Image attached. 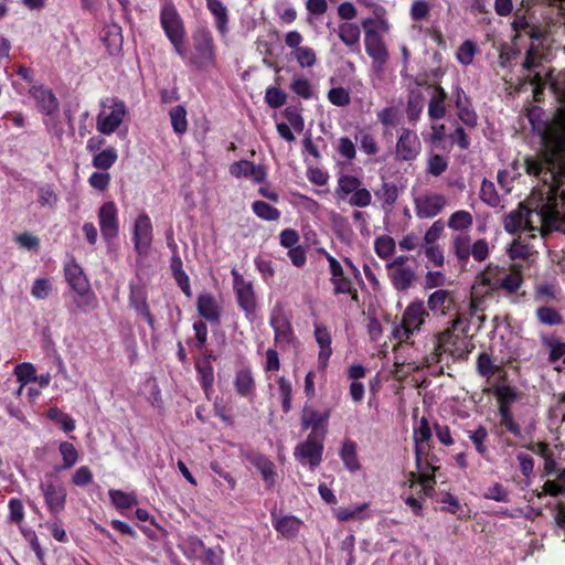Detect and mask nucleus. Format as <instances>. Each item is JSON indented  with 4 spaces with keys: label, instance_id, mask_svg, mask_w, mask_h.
Returning <instances> with one entry per match:
<instances>
[{
    "label": "nucleus",
    "instance_id": "48",
    "mask_svg": "<svg viewBox=\"0 0 565 565\" xmlns=\"http://www.w3.org/2000/svg\"><path fill=\"white\" fill-rule=\"evenodd\" d=\"M196 370L200 376L201 385L205 394L209 395L214 383L213 367L209 362H202L196 364Z\"/></svg>",
    "mask_w": 565,
    "mask_h": 565
},
{
    "label": "nucleus",
    "instance_id": "3",
    "mask_svg": "<svg viewBox=\"0 0 565 565\" xmlns=\"http://www.w3.org/2000/svg\"><path fill=\"white\" fill-rule=\"evenodd\" d=\"M468 331L469 322L458 315L451 321V326L439 333L436 350L439 354L448 352L452 356H462L468 350Z\"/></svg>",
    "mask_w": 565,
    "mask_h": 565
},
{
    "label": "nucleus",
    "instance_id": "33",
    "mask_svg": "<svg viewBox=\"0 0 565 565\" xmlns=\"http://www.w3.org/2000/svg\"><path fill=\"white\" fill-rule=\"evenodd\" d=\"M447 94L444 90L443 87L438 86L435 88L434 95L430 98L429 105H428V116L431 119H440L446 114V100Z\"/></svg>",
    "mask_w": 565,
    "mask_h": 565
},
{
    "label": "nucleus",
    "instance_id": "14",
    "mask_svg": "<svg viewBox=\"0 0 565 565\" xmlns=\"http://www.w3.org/2000/svg\"><path fill=\"white\" fill-rule=\"evenodd\" d=\"M231 274L238 306L246 316L253 315L257 307L253 282L246 280L235 268L232 269Z\"/></svg>",
    "mask_w": 565,
    "mask_h": 565
},
{
    "label": "nucleus",
    "instance_id": "49",
    "mask_svg": "<svg viewBox=\"0 0 565 565\" xmlns=\"http://www.w3.org/2000/svg\"><path fill=\"white\" fill-rule=\"evenodd\" d=\"M366 507V503L353 507H340L334 511V515L340 521L358 520L362 518V513Z\"/></svg>",
    "mask_w": 565,
    "mask_h": 565
},
{
    "label": "nucleus",
    "instance_id": "50",
    "mask_svg": "<svg viewBox=\"0 0 565 565\" xmlns=\"http://www.w3.org/2000/svg\"><path fill=\"white\" fill-rule=\"evenodd\" d=\"M290 88L296 95L305 99H309L313 95L311 83L300 75L294 76Z\"/></svg>",
    "mask_w": 565,
    "mask_h": 565
},
{
    "label": "nucleus",
    "instance_id": "39",
    "mask_svg": "<svg viewBox=\"0 0 565 565\" xmlns=\"http://www.w3.org/2000/svg\"><path fill=\"white\" fill-rule=\"evenodd\" d=\"M473 223L472 214L465 210L454 212L448 218V227L454 231H465Z\"/></svg>",
    "mask_w": 565,
    "mask_h": 565
},
{
    "label": "nucleus",
    "instance_id": "23",
    "mask_svg": "<svg viewBox=\"0 0 565 565\" xmlns=\"http://www.w3.org/2000/svg\"><path fill=\"white\" fill-rule=\"evenodd\" d=\"M30 94L35 99L41 113L52 116L57 110L58 102L52 90L43 86H33Z\"/></svg>",
    "mask_w": 565,
    "mask_h": 565
},
{
    "label": "nucleus",
    "instance_id": "22",
    "mask_svg": "<svg viewBox=\"0 0 565 565\" xmlns=\"http://www.w3.org/2000/svg\"><path fill=\"white\" fill-rule=\"evenodd\" d=\"M230 172L235 178H250L255 182L266 179V171L262 166H256L248 160H239L231 164Z\"/></svg>",
    "mask_w": 565,
    "mask_h": 565
},
{
    "label": "nucleus",
    "instance_id": "38",
    "mask_svg": "<svg viewBox=\"0 0 565 565\" xmlns=\"http://www.w3.org/2000/svg\"><path fill=\"white\" fill-rule=\"evenodd\" d=\"M512 259H529L534 254V247L526 242V237L519 236L509 248Z\"/></svg>",
    "mask_w": 565,
    "mask_h": 565
},
{
    "label": "nucleus",
    "instance_id": "19",
    "mask_svg": "<svg viewBox=\"0 0 565 565\" xmlns=\"http://www.w3.org/2000/svg\"><path fill=\"white\" fill-rule=\"evenodd\" d=\"M420 152V141L417 134L409 129H403L396 143V157L398 160H414Z\"/></svg>",
    "mask_w": 565,
    "mask_h": 565
},
{
    "label": "nucleus",
    "instance_id": "2",
    "mask_svg": "<svg viewBox=\"0 0 565 565\" xmlns=\"http://www.w3.org/2000/svg\"><path fill=\"white\" fill-rule=\"evenodd\" d=\"M64 274L68 286L75 294L74 302L76 307L82 311L95 309L97 298L82 267L72 260L65 265Z\"/></svg>",
    "mask_w": 565,
    "mask_h": 565
},
{
    "label": "nucleus",
    "instance_id": "11",
    "mask_svg": "<svg viewBox=\"0 0 565 565\" xmlns=\"http://www.w3.org/2000/svg\"><path fill=\"white\" fill-rule=\"evenodd\" d=\"M454 249L462 262H467L470 256L477 262H483L489 256L490 245L484 238L470 244V236L461 233L454 237Z\"/></svg>",
    "mask_w": 565,
    "mask_h": 565
},
{
    "label": "nucleus",
    "instance_id": "43",
    "mask_svg": "<svg viewBox=\"0 0 565 565\" xmlns=\"http://www.w3.org/2000/svg\"><path fill=\"white\" fill-rule=\"evenodd\" d=\"M252 210L259 218L265 221H277L280 217L279 210L264 201H255Z\"/></svg>",
    "mask_w": 565,
    "mask_h": 565
},
{
    "label": "nucleus",
    "instance_id": "27",
    "mask_svg": "<svg viewBox=\"0 0 565 565\" xmlns=\"http://www.w3.org/2000/svg\"><path fill=\"white\" fill-rule=\"evenodd\" d=\"M388 277L397 290H407L415 281V270L412 267L387 268Z\"/></svg>",
    "mask_w": 565,
    "mask_h": 565
},
{
    "label": "nucleus",
    "instance_id": "45",
    "mask_svg": "<svg viewBox=\"0 0 565 565\" xmlns=\"http://www.w3.org/2000/svg\"><path fill=\"white\" fill-rule=\"evenodd\" d=\"M291 55L297 61L298 65L302 68L312 67L317 63V55L315 50L306 45L295 52H291Z\"/></svg>",
    "mask_w": 565,
    "mask_h": 565
},
{
    "label": "nucleus",
    "instance_id": "62",
    "mask_svg": "<svg viewBox=\"0 0 565 565\" xmlns=\"http://www.w3.org/2000/svg\"><path fill=\"white\" fill-rule=\"evenodd\" d=\"M536 316L542 323L547 326H556L562 322V317L558 311L550 307L539 308Z\"/></svg>",
    "mask_w": 565,
    "mask_h": 565
},
{
    "label": "nucleus",
    "instance_id": "9",
    "mask_svg": "<svg viewBox=\"0 0 565 565\" xmlns=\"http://www.w3.org/2000/svg\"><path fill=\"white\" fill-rule=\"evenodd\" d=\"M40 489L50 513L60 514L65 508L67 493L58 477L52 473L46 475L40 483Z\"/></svg>",
    "mask_w": 565,
    "mask_h": 565
},
{
    "label": "nucleus",
    "instance_id": "63",
    "mask_svg": "<svg viewBox=\"0 0 565 565\" xmlns=\"http://www.w3.org/2000/svg\"><path fill=\"white\" fill-rule=\"evenodd\" d=\"M9 521L14 524H21L24 519V507L20 499L11 498L8 503Z\"/></svg>",
    "mask_w": 565,
    "mask_h": 565
},
{
    "label": "nucleus",
    "instance_id": "6",
    "mask_svg": "<svg viewBox=\"0 0 565 565\" xmlns=\"http://www.w3.org/2000/svg\"><path fill=\"white\" fill-rule=\"evenodd\" d=\"M161 25L175 53L181 57H186V46L184 44L185 31L183 22L175 8L167 4L161 10Z\"/></svg>",
    "mask_w": 565,
    "mask_h": 565
},
{
    "label": "nucleus",
    "instance_id": "15",
    "mask_svg": "<svg viewBox=\"0 0 565 565\" xmlns=\"http://www.w3.org/2000/svg\"><path fill=\"white\" fill-rule=\"evenodd\" d=\"M504 268L489 266L480 276L479 282L472 287L471 300H470V315H473L478 309L477 300L483 292H489L498 289L495 284L497 279L501 278V273Z\"/></svg>",
    "mask_w": 565,
    "mask_h": 565
},
{
    "label": "nucleus",
    "instance_id": "42",
    "mask_svg": "<svg viewBox=\"0 0 565 565\" xmlns=\"http://www.w3.org/2000/svg\"><path fill=\"white\" fill-rule=\"evenodd\" d=\"M235 388H236L237 393L243 396H247L254 391L255 383H254V379L252 376L250 371L241 370L236 373Z\"/></svg>",
    "mask_w": 565,
    "mask_h": 565
},
{
    "label": "nucleus",
    "instance_id": "26",
    "mask_svg": "<svg viewBox=\"0 0 565 565\" xmlns=\"http://www.w3.org/2000/svg\"><path fill=\"white\" fill-rule=\"evenodd\" d=\"M196 307L201 317L211 322H218L221 309L214 296L201 294L198 297Z\"/></svg>",
    "mask_w": 565,
    "mask_h": 565
},
{
    "label": "nucleus",
    "instance_id": "30",
    "mask_svg": "<svg viewBox=\"0 0 565 565\" xmlns=\"http://www.w3.org/2000/svg\"><path fill=\"white\" fill-rule=\"evenodd\" d=\"M252 465L260 472L265 483L273 487L276 482V467L267 457L256 454L250 458Z\"/></svg>",
    "mask_w": 565,
    "mask_h": 565
},
{
    "label": "nucleus",
    "instance_id": "8",
    "mask_svg": "<svg viewBox=\"0 0 565 565\" xmlns=\"http://www.w3.org/2000/svg\"><path fill=\"white\" fill-rule=\"evenodd\" d=\"M324 430L311 431L303 443L295 449L296 459L310 469L317 468L322 461Z\"/></svg>",
    "mask_w": 565,
    "mask_h": 565
},
{
    "label": "nucleus",
    "instance_id": "16",
    "mask_svg": "<svg viewBox=\"0 0 565 565\" xmlns=\"http://www.w3.org/2000/svg\"><path fill=\"white\" fill-rule=\"evenodd\" d=\"M132 242L139 255H146L152 243V224L146 213L138 215L132 227Z\"/></svg>",
    "mask_w": 565,
    "mask_h": 565
},
{
    "label": "nucleus",
    "instance_id": "29",
    "mask_svg": "<svg viewBox=\"0 0 565 565\" xmlns=\"http://www.w3.org/2000/svg\"><path fill=\"white\" fill-rule=\"evenodd\" d=\"M102 40L109 54H118L122 46L121 29L117 24L106 25L103 30Z\"/></svg>",
    "mask_w": 565,
    "mask_h": 565
},
{
    "label": "nucleus",
    "instance_id": "21",
    "mask_svg": "<svg viewBox=\"0 0 565 565\" xmlns=\"http://www.w3.org/2000/svg\"><path fill=\"white\" fill-rule=\"evenodd\" d=\"M275 332L277 344H289L294 341V332L288 319L279 311H273L269 321Z\"/></svg>",
    "mask_w": 565,
    "mask_h": 565
},
{
    "label": "nucleus",
    "instance_id": "44",
    "mask_svg": "<svg viewBox=\"0 0 565 565\" xmlns=\"http://www.w3.org/2000/svg\"><path fill=\"white\" fill-rule=\"evenodd\" d=\"M47 417L52 422L57 423L65 433H71L75 429L74 419L57 407H51L47 411Z\"/></svg>",
    "mask_w": 565,
    "mask_h": 565
},
{
    "label": "nucleus",
    "instance_id": "56",
    "mask_svg": "<svg viewBox=\"0 0 565 565\" xmlns=\"http://www.w3.org/2000/svg\"><path fill=\"white\" fill-rule=\"evenodd\" d=\"M52 292V284L47 278H38L31 287V296L38 300L46 299Z\"/></svg>",
    "mask_w": 565,
    "mask_h": 565
},
{
    "label": "nucleus",
    "instance_id": "7",
    "mask_svg": "<svg viewBox=\"0 0 565 565\" xmlns=\"http://www.w3.org/2000/svg\"><path fill=\"white\" fill-rule=\"evenodd\" d=\"M513 31L515 32V38H522L523 35H527L532 43L530 45V49L526 53V57L524 61V68L532 70L539 66V53L536 50V46L540 44L543 32L540 28L532 25L529 23L525 17L518 15L512 23Z\"/></svg>",
    "mask_w": 565,
    "mask_h": 565
},
{
    "label": "nucleus",
    "instance_id": "61",
    "mask_svg": "<svg viewBox=\"0 0 565 565\" xmlns=\"http://www.w3.org/2000/svg\"><path fill=\"white\" fill-rule=\"evenodd\" d=\"M337 151L342 158L345 159V161H352L356 154L355 145L348 137L339 138L337 142Z\"/></svg>",
    "mask_w": 565,
    "mask_h": 565
},
{
    "label": "nucleus",
    "instance_id": "52",
    "mask_svg": "<svg viewBox=\"0 0 565 565\" xmlns=\"http://www.w3.org/2000/svg\"><path fill=\"white\" fill-rule=\"evenodd\" d=\"M477 53V46L470 40L465 41L457 50V61L462 65H470Z\"/></svg>",
    "mask_w": 565,
    "mask_h": 565
},
{
    "label": "nucleus",
    "instance_id": "58",
    "mask_svg": "<svg viewBox=\"0 0 565 565\" xmlns=\"http://www.w3.org/2000/svg\"><path fill=\"white\" fill-rule=\"evenodd\" d=\"M468 436L472 444L475 445L476 450L480 455L486 456L488 454V449L484 444L488 437L487 429L482 426H479L477 429L468 431Z\"/></svg>",
    "mask_w": 565,
    "mask_h": 565
},
{
    "label": "nucleus",
    "instance_id": "35",
    "mask_svg": "<svg viewBox=\"0 0 565 565\" xmlns=\"http://www.w3.org/2000/svg\"><path fill=\"white\" fill-rule=\"evenodd\" d=\"M301 523L302 522L298 518L294 515H286L278 519L274 523V527L281 535L286 537H292L299 532Z\"/></svg>",
    "mask_w": 565,
    "mask_h": 565
},
{
    "label": "nucleus",
    "instance_id": "60",
    "mask_svg": "<svg viewBox=\"0 0 565 565\" xmlns=\"http://www.w3.org/2000/svg\"><path fill=\"white\" fill-rule=\"evenodd\" d=\"M447 285V277L444 271L428 270L424 277V288L434 289L441 288Z\"/></svg>",
    "mask_w": 565,
    "mask_h": 565
},
{
    "label": "nucleus",
    "instance_id": "17",
    "mask_svg": "<svg viewBox=\"0 0 565 565\" xmlns=\"http://www.w3.org/2000/svg\"><path fill=\"white\" fill-rule=\"evenodd\" d=\"M98 223L102 235L109 241L118 235V210L113 201L105 202L98 210Z\"/></svg>",
    "mask_w": 565,
    "mask_h": 565
},
{
    "label": "nucleus",
    "instance_id": "1",
    "mask_svg": "<svg viewBox=\"0 0 565 565\" xmlns=\"http://www.w3.org/2000/svg\"><path fill=\"white\" fill-rule=\"evenodd\" d=\"M431 438V430L429 427V423L426 418H422L418 423V426L414 429V440L416 445V456H417V473H411V488H416L417 486L420 488L419 492H422L425 497H430L434 491L435 484V467L429 465L428 462L422 463L419 460V454L424 452L427 446V443Z\"/></svg>",
    "mask_w": 565,
    "mask_h": 565
},
{
    "label": "nucleus",
    "instance_id": "32",
    "mask_svg": "<svg viewBox=\"0 0 565 565\" xmlns=\"http://www.w3.org/2000/svg\"><path fill=\"white\" fill-rule=\"evenodd\" d=\"M340 458L344 465V467L351 471L356 472L360 470L361 465L356 455V444L350 439H345L342 443L341 449H340Z\"/></svg>",
    "mask_w": 565,
    "mask_h": 565
},
{
    "label": "nucleus",
    "instance_id": "53",
    "mask_svg": "<svg viewBox=\"0 0 565 565\" xmlns=\"http://www.w3.org/2000/svg\"><path fill=\"white\" fill-rule=\"evenodd\" d=\"M278 393L281 398L284 412H289L291 407L292 385L285 376L278 379Z\"/></svg>",
    "mask_w": 565,
    "mask_h": 565
},
{
    "label": "nucleus",
    "instance_id": "4",
    "mask_svg": "<svg viewBox=\"0 0 565 565\" xmlns=\"http://www.w3.org/2000/svg\"><path fill=\"white\" fill-rule=\"evenodd\" d=\"M327 259L329 263L334 294H348L352 296L353 300H356L358 292L354 289L353 279H358L360 277L358 267L349 258H344L343 264H341L333 256L327 254Z\"/></svg>",
    "mask_w": 565,
    "mask_h": 565
},
{
    "label": "nucleus",
    "instance_id": "55",
    "mask_svg": "<svg viewBox=\"0 0 565 565\" xmlns=\"http://www.w3.org/2000/svg\"><path fill=\"white\" fill-rule=\"evenodd\" d=\"M477 370L479 374L484 377H491L500 371V367L495 365L488 353H481L478 356Z\"/></svg>",
    "mask_w": 565,
    "mask_h": 565
},
{
    "label": "nucleus",
    "instance_id": "57",
    "mask_svg": "<svg viewBox=\"0 0 565 565\" xmlns=\"http://www.w3.org/2000/svg\"><path fill=\"white\" fill-rule=\"evenodd\" d=\"M550 349V361L556 365V369H559L561 365H565V343L558 340H552L547 343Z\"/></svg>",
    "mask_w": 565,
    "mask_h": 565
},
{
    "label": "nucleus",
    "instance_id": "12",
    "mask_svg": "<svg viewBox=\"0 0 565 565\" xmlns=\"http://www.w3.org/2000/svg\"><path fill=\"white\" fill-rule=\"evenodd\" d=\"M126 116V106L121 102L104 104L97 116V130L104 135H111L121 125Z\"/></svg>",
    "mask_w": 565,
    "mask_h": 565
},
{
    "label": "nucleus",
    "instance_id": "13",
    "mask_svg": "<svg viewBox=\"0 0 565 565\" xmlns=\"http://www.w3.org/2000/svg\"><path fill=\"white\" fill-rule=\"evenodd\" d=\"M446 195L437 192H425L414 198L415 214L419 218H433L447 206Z\"/></svg>",
    "mask_w": 565,
    "mask_h": 565
},
{
    "label": "nucleus",
    "instance_id": "40",
    "mask_svg": "<svg viewBox=\"0 0 565 565\" xmlns=\"http://www.w3.org/2000/svg\"><path fill=\"white\" fill-rule=\"evenodd\" d=\"M58 452L62 457L63 465L61 469H71L79 459V454L75 446L68 441H62L58 445Z\"/></svg>",
    "mask_w": 565,
    "mask_h": 565
},
{
    "label": "nucleus",
    "instance_id": "59",
    "mask_svg": "<svg viewBox=\"0 0 565 565\" xmlns=\"http://www.w3.org/2000/svg\"><path fill=\"white\" fill-rule=\"evenodd\" d=\"M481 200L490 206H498L500 198L495 191L494 183L483 180L480 189Z\"/></svg>",
    "mask_w": 565,
    "mask_h": 565
},
{
    "label": "nucleus",
    "instance_id": "10",
    "mask_svg": "<svg viewBox=\"0 0 565 565\" xmlns=\"http://www.w3.org/2000/svg\"><path fill=\"white\" fill-rule=\"evenodd\" d=\"M427 317L428 311L424 302L422 300L412 301L403 313L401 326L395 330V337L401 340L408 339L420 329Z\"/></svg>",
    "mask_w": 565,
    "mask_h": 565
},
{
    "label": "nucleus",
    "instance_id": "54",
    "mask_svg": "<svg viewBox=\"0 0 565 565\" xmlns=\"http://www.w3.org/2000/svg\"><path fill=\"white\" fill-rule=\"evenodd\" d=\"M374 248L379 257L387 258L395 250V241L387 235L380 236L375 239Z\"/></svg>",
    "mask_w": 565,
    "mask_h": 565
},
{
    "label": "nucleus",
    "instance_id": "51",
    "mask_svg": "<svg viewBox=\"0 0 565 565\" xmlns=\"http://www.w3.org/2000/svg\"><path fill=\"white\" fill-rule=\"evenodd\" d=\"M14 374L19 383L25 386L30 382L36 381V370L31 363H21L14 367Z\"/></svg>",
    "mask_w": 565,
    "mask_h": 565
},
{
    "label": "nucleus",
    "instance_id": "25",
    "mask_svg": "<svg viewBox=\"0 0 565 565\" xmlns=\"http://www.w3.org/2000/svg\"><path fill=\"white\" fill-rule=\"evenodd\" d=\"M452 295L445 289H438L429 295L427 306L430 311L437 315L445 316L447 311L454 306Z\"/></svg>",
    "mask_w": 565,
    "mask_h": 565
},
{
    "label": "nucleus",
    "instance_id": "5",
    "mask_svg": "<svg viewBox=\"0 0 565 565\" xmlns=\"http://www.w3.org/2000/svg\"><path fill=\"white\" fill-rule=\"evenodd\" d=\"M193 52L183 58L189 64L198 68H207L215 63V49L213 36L206 29L196 30L192 36Z\"/></svg>",
    "mask_w": 565,
    "mask_h": 565
},
{
    "label": "nucleus",
    "instance_id": "37",
    "mask_svg": "<svg viewBox=\"0 0 565 565\" xmlns=\"http://www.w3.org/2000/svg\"><path fill=\"white\" fill-rule=\"evenodd\" d=\"M108 494L114 507L121 512L137 504V497L134 492L111 489Z\"/></svg>",
    "mask_w": 565,
    "mask_h": 565
},
{
    "label": "nucleus",
    "instance_id": "34",
    "mask_svg": "<svg viewBox=\"0 0 565 565\" xmlns=\"http://www.w3.org/2000/svg\"><path fill=\"white\" fill-rule=\"evenodd\" d=\"M361 185L362 182L359 178L349 174H341L338 178L335 193L340 199L344 200L348 195H351L353 192L359 190Z\"/></svg>",
    "mask_w": 565,
    "mask_h": 565
},
{
    "label": "nucleus",
    "instance_id": "46",
    "mask_svg": "<svg viewBox=\"0 0 565 565\" xmlns=\"http://www.w3.org/2000/svg\"><path fill=\"white\" fill-rule=\"evenodd\" d=\"M171 125L177 134H184L188 129L186 110L183 106H175L170 110Z\"/></svg>",
    "mask_w": 565,
    "mask_h": 565
},
{
    "label": "nucleus",
    "instance_id": "64",
    "mask_svg": "<svg viewBox=\"0 0 565 565\" xmlns=\"http://www.w3.org/2000/svg\"><path fill=\"white\" fill-rule=\"evenodd\" d=\"M265 100L271 108H279L286 103V94L278 87H268L265 93Z\"/></svg>",
    "mask_w": 565,
    "mask_h": 565
},
{
    "label": "nucleus",
    "instance_id": "20",
    "mask_svg": "<svg viewBox=\"0 0 565 565\" xmlns=\"http://www.w3.org/2000/svg\"><path fill=\"white\" fill-rule=\"evenodd\" d=\"M129 302L134 309L142 316L146 321L152 327L153 317L150 313L147 302V290L141 284H130Z\"/></svg>",
    "mask_w": 565,
    "mask_h": 565
},
{
    "label": "nucleus",
    "instance_id": "36",
    "mask_svg": "<svg viewBox=\"0 0 565 565\" xmlns=\"http://www.w3.org/2000/svg\"><path fill=\"white\" fill-rule=\"evenodd\" d=\"M495 284L498 285V289H503L509 292L516 291L521 284H522V277L518 269H505L501 273V278L495 280Z\"/></svg>",
    "mask_w": 565,
    "mask_h": 565
},
{
    "label": "nucleus",
    "instance_id": "41",
    "mask_svg": "<svg viewBox=\"0 0 565 565\" xmlns=\"http://www.w3.org/2000/svg\"><path fill=\"white\" fill-rule=\"evenodd\" d=\"M360 35V28L355 23L345 22L339 26V36L345 45L352 46L358 44Z\"/></svg>",
    "mask_w": 565,
    "mask_h": 565
},
{
    "label": "nucleus",
    "instance_id": "47",
    "mask_svg": "<svg viewBox=\"0 0 565 565\" xmlns=\"http://www.w3.org/2000/svg\"><path fill=\"white\" fill-rule=\"evenodd\" d=\"M118 156L114 148H108L96 153L93 158V166L97 169L107 170L116 162Z\"/></svg>",
    "mask_w": 565,
    "mask_h": 565
},
{
    "label": "nucleus",
    "instance_id": "31",
    "mask_svg": "<svg viewBox=\"0 0 565 565\" xmlns=\"http://www.w3.org/2000/svg\"><path fill=\"white\" fill-rule=\"evenodd\" d=\"M206 6L215 19V25L221 35H226L228 11L221 0H206Z\"/></svg>",
    "mask_w": 565,
    "mask_h": 565
},
{
    "label": "nucleus",
    "instance_id": "28",
    "mask_svg": "<svg viewBox=\"0 0 565 565\" xmlns=\"http://www.w3.org/2000/svg\"><path fill=\"white\" fill-rule=\"evenodd\" d=\"M329 412H318L311 408H305L301 415V425L303 429L311 428L312 431H326V424L329 419Z\"/></svg>",
    "mask_w": 565,
    "mask_h": 565
},
{
    "label": "nucleus",
    "instance_id": "18",
    "mask_svg": "<svg viewBox=\"0 0 565 565\" xmlns=\"http://www.w3.org/2000/svg\"><path fill=\"white\" fill-rule=\"evenodd\" d=\"M364 41L365 51L373 61V68L380 73L388 58L385 43L375 30H367Z\"/></svg>",
    "mask_w": 565,
    "mask_h": 565
},
{
    "label": "nucleus",
    "instance_id": "24",
    "mask_svg": "<svg viewBox=\"0 0 565 565\" xmlns=\"http://www.w3.org/2000/svg\"><path fill=\"white\" fill-rule=\"evenodd\" d=\"M315 338L320 348L318 353V367L323 371L326 370L329 359L332 354L331 334L327 328L322 326H316Z\"/></svg>",
    "mask_w": 565,
    "mask_h": 565
}]
</instances>
